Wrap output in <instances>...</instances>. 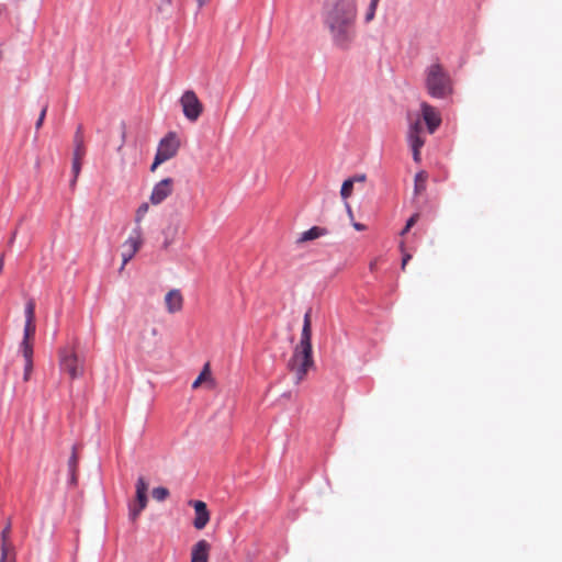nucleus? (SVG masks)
I'll use <instances>...</instances> for the list:
<instances>
[{"label": "nucleus", "instance_id": "7c9ffc66", "mask_svg": "<svg viewBox=\"0 0 562 562\" xmlns=\"http://www.w3.org/2000/svg\"><path fill=\"white\" fill-rule=\"evenodd\" d=\"M147 502H148L147 493H136V499L134 501V503L146 507Z\"/></svg>", "mask_w": 562, "mask_h": 562}, {"label": "nucleus", "instance_id": "c9c22d12", "mask_svg": "<svg viewBox=\"0 0 562 562\" xmlns=\"http://www.w3.org/2000/svg\"><path fill=\"white\" fill-rule=\"evenodd\" d=\"M420 149L422 148H411L412 154H413V159H414L415 162H419L420 161Z\"/></svg>", "mask_w": 562, "mask_h": 562}, {"label": "nucleus", "instance_id": "7ed1b4c3", "mask_svg": "<svg viewBox=\"0 0 562 562\" xmlns=\"http://www.w3.org/2000/svg\"><path fill=\"white\" fill-rule=\"evenodd\" d=\"M312 340L301 339L295 346L288 368L295 375V383H300L306 375L310 368L314 366Z\"/></svg>", "mask_w": 562, "mask_h": 562}, {"label": "nucleus", "instance_id": "a18cd8bd", "mask_svg": "<svg viewBox=\"0 0 562 562\" xmlns=\"http://www.w3.org/2000/svg\"><path fill=\"white\" fill-rule=\"evenodd\" d=\"M408 231H409V228L405 226V227L402 229L401 235H405Z\"/></svg>", "mask_w": 562, "mask_h": 562}, {"label": "nucleus", "instance_id": "b1692460", "mask_svg": "<svg viewBox=\"0 0 562 562\" xmlns=\"http://www.w3.org/2000/svg\"><path fill=\"white\" fill-rule=\"evenodd\" d=\"M81 158L82 157H77V156H74L72 157V166H71V170H72V175H74V178L71 180V186H75L76 181H77V178L80 173V170H81Z\"/></svg>", "mask_w": 562, "mask_h": 562}, {"label": "nucleus", "instance_id": "6e6552de", "mask_svg": "<svg viewBox=\"0 0 562 562\" xmlns=\"http://www.w3.org/2000/svg\"><path fill=\"white\" fill-rule=\"evenodd\" d=\"M173 180L171 178H165L153 188L150 194V202L154 205H158L164 202L172 192Z\"/></svg>", "mask_w": 562, "mask_h": 562}, {"label": "nucleus", "instance_id": "9b49d317", "mask_svg": "<svg viewBox=\"0 0 562 562\" xmlns=\"http://www.w3.org/2000/svg\"><path fill=\"white\" fill-rule=\"evenodd\" d=\"M165 305L169 314L178 313L183 307V296L178 289L168 291L165 295Z\"/></svg>", "mask_w": 562, "mask_h": 562}, {"label": "nucleus", "instance_id": "a878e982", "mask_svg": "<svg viewBox=\"0 0 562 562\" xmlns=\"http://www.w3.org/2000/svg\"><path fill=\"white\" fill-rule=\"evenodd\" d=\"M35 328L33 325V322H30V319H26L25 327H24V336L22 341H29L30 337L33 335Z\"/></svg>", "mask_w": 562, "mask_h": 562}, {"label": "nucleus", "instance_id": "49530a36", "mask_svg": "<svg viewBox=\"0 0 562 562\" xmlns=\"http://www.w3.org/2000/svg\"><path fill=\"white\" fill-rule=\"evenodd\" d=\"M15 235H16V233L14 232V233L12 234V237H10V241H9L10 244H12V243L14 241Z\"/></svg>", "mask_w": 562, "mask_h": 562}, {"label": "nucleus", "instance_id": "473e14b6", "mask_svg": "<svg viewBox=\"0 0 562 562\" xmlns=\"http://www.w3.org/2000/svg\"><path fill=\"white\" fill-rule=\"evenodd\" d=\"M400 248H401V251L403 252L402 269H404L405 266L407 265V262L411 260L412 256L409 254H405L404 252V245H403V243L401 244Z\"/></svg>", "mask_w": 562, "mask_h": 562}, {"label": "nucleus", "instance_id": "2eb2a0df", "mask_svg": "<svg viewBox=\"0 0 562 562\" xmlns=\"http://www.w3.org/2000/svg\"><path fill=\"white\" fill-rule=\"evenodd\" d=\"M325 234V231L318 226H314L303 232L299 238V241H308L316 239Z\"/></svg>", "mask_w": 562, "mask_h": 562}, {"label": "nucleus", "instance_id": "a211bd4d", "mask_svg": "<svg viewBox=\"0 0 562 562\" xmlns=\"http://www.w3.org/2000/svg\"><path fill=\"white\" fill-rule=\"evenodd\" d=\"M301 339L312 340L311 311H307L304 315Z\"/></svg>", "mask_w": 562, "mask_h": 562}, {"label": "nucleus", "instance_id": "bb28decb", "mask_svg": "<svg viewBox=\"0 0 562 562\" xmlns=\"http://www.w3.org/2000/svg\"><path fill=\"white\" fill-rule=\"evenodd\" d=\"M148 209H149V206H148V204H147V203H143V204H140V205L138 206V209H137V211H136V216H135V221H136L137 223H139V222L144 218V216H145V215L147 214V212H148Z\"/></svg>", "mask_w": 562, "mask_h": 562}, {"label": "nucleus", "instance_id": "cd10ccee", "mask_svg": "<svg viewBox=\"0 0 562 562\" xmlns=\"http://www.w3.org/2000/svg\"><path fill=\"white\" fill-rule=\"evenodd\" d=\"M136 493H147L148 484L143 476H139L136 481Z\"/></svg>", "mask_w": 562, "mask_h": 562}, {"label": "nucleus", "instance_id": "aec40b11", "mask_svg": "<svg viewBox=\"0 0 562 562\" xmlns=\"http://www.w3.org/2000/svg\"><path fill=\"white\" fill-rule=\"evenodd\" d=\"M378 4H379V1H376V0H371L370 1L369 5H368V9H367V12H366L364 18H363L364 23L368 24V23H370L374 19Z\"/></svg>", "mask_w": 562, "mask_h": 562}, {"label": "nucleus", "instance_id": "58836bf2", "mask_svg": "<svg viewBox=\"0 0 562 562\" xmlns=\"http://www.w3.org/2000/svg\"><path fill=\"white\" fill-rule=\"evenodd\" d=\"M417 218L418 214H414L413 216H411L406 223V227L411 229V227L416 223Z\"/></svg>", "mask_w": 562, "mask_h": 562}, {"label": "nucleus", "instance_id": "f704fd0d", "mask_svg": "<svg viewBox=\"0 0 562 562\" xmlns=\"http://www.w3.org/2000/svg\"><path fill=\"white\" fill-rule=\"evenodd\" d=\"M26 319H30V322H33V312H34V307H33V304L32 303H29L27 306H26Z\"/></svg>", "mask_w": 562, "mask_h": 562}, {"label": "nucleus", "instance_id": "5701e85b", "mask_svg": "<svg viewBox=\"0 0 562 562\" xmlns=\"http://www.w3.org/2000/svg\"><path fill=\"white\" fill-rule=\"evenodd\" d=\"M20 351L22 352L23 355V358L25 360V362L27 361H33L32 360V357H33V348L31 346V344L29 341H22L21 345H20Z\"/></svg>", "mask_w": 562, "mask_h": 562}, {"label": "nucleus", "instance_id": "e433bc0d", "mask_svg": "<svg viewBox=\"0 0 562 562\" xmlns=\"http://www.w3.org/2000/svg\"><path fill=\"white\" fill-rule=\"evenodd\" d=\"M171 4V0H161L160 4L158 5V10L160 12L166 11V9Z\"/></svg>", "mask_w": 562, "mask_h": 562}, {"label": "nucleus", "instance_id": "a19ab883", "mask_svg": "<svg viewBox=\"0 0 562 562\" xmlns=\"http://www.w3.org/2000/svg\"><path fill=\"white\" fill-rule=\"evenodd\" d=\"M161 164H162V162H156V157H155V158H154V162H153V165H151V167H150V170H151V171H155V170H156V168H157L159 165H161Z\"/></svg>", "mask_w": 562, "mask_h": 562}, {"label": "nucleus", "instance_id": "393cba45", "mask_svg": "<svg viewBox=\"0 0 562 562\" xmlns=\"http://www.w3.org/2000/svg\"><path fill=\"white\" fill-rule=\"evenodd\" d=\"M151 494L156 501L162 502L169 496V491L166 487L159 486L155 487Z\"/></svg>", "mask_w": 562, "mask_h": 562}, {"label": "nucleus", "instance_id": "39448f33", "mask_svg": "<svg viewBox=\"0 0 562 562\" xmlns=\"http://www.w3.org/2000/svg\"><path fill=\"white\" fill-rule=\"evenodd\" d=\"M180 104L184 117L190 122H195L203 111V105L193 90H186L182 93Z\"/></svg>", "mask_w": 562, "mask_h": 562}, {"label": "nucleus", "instance_id": "f3484780", "mask_svg": "<svg viewBox=\"0 0 562 562\" xmlns=\"http://www.w3.org/2000/svg\"><path fill=\"white\" fill-rule=\"evenodd\" d=\"M147 334L150 335L151 338H155L158 335V329L156 327H150L149 330H145L142 336L143 348H154L157 346L156 340H151L147 337Z\"/></svg>", "mask_w": 562, "mask_h": 562}, {"label": "nucleus", "instance_id": "6ab92c4d", "mask_svg": "<svg viewBox=\"0 0 562 562\" xmlns=\"http://www.w3.org/2000/svg\"><path fill=\"white\" fill-rule=\"evenodd\" d=\"M145 509V506L138 505L134 502L128 504V518L131 521H135L140 513Z\"/></svg>", "mask_w": 562, "mask_h": 562}, {"label": "nucleus", "instance_id": "4c0bfd02", "mask_svg": "<svg viewBox=\"0 0 562 562\" xmlns=\"http://www.w3.org/2000/svg\"><path fill=\"white\" fill-rule=\"evenodd\" d=\"M349 180H353V184L356 182H363V181H366V175H363V173L356 175L355 177L349 178Z\"/></svg>", "mask_w": 562, "mask_h": 562}, {"label": "nucleus", "instance_id": "72a5a7b5", "mask_svg": "<svg viewBox=\"0 0 562 562\" xmlns=\"http://www.w3.org/2000/svg\"><path fill=\"white\" fill-rule=\"evenodd\" d=\"M45 115H46V106L41 111V114L35 123V127L36 130L41 128L42 125H43V122H44V119H45Z\"/></svg>", "mask_w": 562, "mask_h": 562}, {"label": "nucleus", "instance_id": "79ce46f5", "mask_svg": "<svg viewBox=\"0 0 562 562\" xmlns=\"http://www.w3.org/2000/svg\"><path fill=\"white\" fill-rule=\"evenodd\" d=\"M345 206L347 209L348 215L350 217H352V211H351V207H350V205H349V203L347 201H345Z\"/></svg>", "mask_w": 562, "mask_h": 562}, {"label": "nucleus", "instance_id": "423d86ee", "mask_svg": "<svg viewBox=\"0 0 562 562\" xmlns=\"http://www.w3.org/2000/svg\"><path fill=\"white\" fill-rule=\"evenodd\" d=\"M179 149V140L175 133H169L160 139L157 153L156 162H165L175 157Z\"/></svg>", "mask_w": 562, "mask_h": 562}, {"label": "nucleus", "instance_id": "4be33fe9", "mask_svg": "<svg viewBox=\"0 0 562 562\" xmlns=\"http://www.w3.org/2000/svg\"><path fill=\"white\" fill-rule=\"evenodd\" d=\"M353 189V180H345L342 182L341 189H340V195L344 201H347V199L351 195Z\"/></svg>", "mask_w": 562, "mask_h": 562}, {"label": "nucleus", "instance_id": "0eeeda50", "mask_svg": "<svg viewBox=\"0 0 562 562\" xmlns=\"http://www.w3.org/2000/svg\"><path fill=\"white\" fill-rule=\"evenodd\" d=\"M140 245L142 234L140 229L137 227L132 232L131 236L123 244L121 270H123L125 265L135 256Z\"/></svg>", "mask_w": 562, "mask_h": 562}, {"label": "nucleus", "instance_id": "ea45409f", "mask_svg": "<svg viewBox=\"0 0 562 562\" xmlns=\"http://www.w3.org/2000/svg\"><path fill=\"white\" fill-rule=\"evenodd\" d=\"M352 226L357 229V231H363L364 229V225L363 224H360V223H352Z\"/></svg>", "mask_w": 562, "mask_h": 562}, {"label": "nucleus", "instance_id": "f257e3e1", "mask_svg": "<svg viewBox=\"0 0 562 562\" xmlns=\"http://www.w3.org/2000/svg\"><path fill=\"white\" fill-rule=\"evenodd\" d=\"M357 0H330L324 11V23L333 44L349 49L356 38Z\"/></svg>", "mask_w": 562, "mask_h": 562}, {"label": "nucleus", "instance_id": "20e7f679", "mask_svg": "<svg viewBox=\"0 0 562 562\" xmlns=\"http://www.w3.org/2000/svg\"><path fill=\"white\" fill-rule=\"evenodd\" d=\"M59 366L71 379L80 378L85 371V360L80 358L74 346H66L59 351Z\"/></svg>", "mask_w": 562, "mask_h": 562}, {"label": "nucleus", "instance_id": "ddd939ff", "mask_svg": "<svg viewBox=\"0 0 562 562\" xmlns=\"http://www.w3.org/2000/svg\"><path fill=\"white\" fill-rule=\"evenodd\" d=\"M210 544L206 540L198 541L191 552V562H207Z\"/></svg>", "mask_w": 562, "mask_h": 562}, {"label": "nucleus", "instance_id": "c756f323", "mask_svg": "<svg viewBox=\"0 0 562 562\" xmlns=\"http://www.w3.org/2000/svg\"><path fill=\"white\" fill-rule=\"evenodd\" d=\"M11 525L8 524L4 529L1 531V546H9V533H10Z\"/></svg>", "mask_w": 562, "mask_h": 562}, {"label": "nucleus", "instance_id": "f03ea898", "mask_svg": "<svg viewBox=\"0 0 562 562\" xmlns=\"http://www.w3.org/2000/svg\"><path fill=\"white\" fill-rule=\"evenodd\" d=\"M425 85L428 93L436 99H443L453 91L450 75L438 63H434L426 68Z\"/></svg>", "mask_w": 562, "mask_h": 562}, {"label": "nucleus", "instance_id": "412c9836", "mask_svg": "<svg viewBox=\"0 0 562 562\" xmlns=\"http://www.w3.org/2000/svg\"><path fill=\"white\" fill-rule=\"evenodd\" d=\"M427 175L424 171H419L415 175V193H419L425 189V181H426Z\"/></svg>", "mask_w": 562, "mask_h": 562}, {"label": "nucleus", "instance_id": "1a4fd4ad", "mask_svg": "<svg viewBox=\"0 0 562 562\" xmlns=\"http://www.w3.org/2000/svg\"><path fill=\"white\" fill-rule=\"evenodd\" d=\"M189 505L194 508L195 517L193 520V526L195 529H203L210 521V512L207 506L202 501H190Z\"/></svg>", "mask_w": 562, "mask_h": 562}, {"label": "nucleus", "instance_id": "2f4dec72", "mask_svg": "<svg viewBox=\"0 0 562 562\" xmlns=\"http://www.w3.org/2000/svg\"><path fill=\"white\" fill-rule=\"evenodd\" d=\"M33 370V361H27L24 363V380L27 381L30 378V374Z\"/></svg>", "mask_w": 562, "mask_h": 562}, {"label": "nucleus", "instance_id": "37998d69", "mask_svg": "<svg viewBox=\"0 0 562 562\" xmlns=\"http://www.w3.org/2000/svg\"><path fill=\"white\" fill-rule=\"evenodd\" d=\"M199 8H202L209 0H195Z\"/></svg>", "mask_w": 562, "mask_h": 562}, {"label": "nucleus", "instance_id": "de8ad7c7", "mask_svg": "<svg viewBox=\"0 0 562 562\" xmlns=\"http://www.w3.org/2000/svg\"><path fill=\"white\" fill-rule=\"evenodd\" d=\"M375 268V262H371L370 269L373 270Z\"/></svg>", "mask_w": 562, "mask_h": 562}, {"label": "nucleus", "instance_id": "f8f14e48", "mask_svg": "<svg viewBox=\"0 0 562 562\" xmlns=\"http://www.w3.org/2000/svg\"><path fill=\"white\" fill-rule=\"evenodd\" d=\"M407 142L411 148H422L425 144L423 124L419 120L412 123L407 132Z\"/></svg>", "mask_w": 562, "mask_h": 562}, {"label": "nucleus", "instance_id": "c03bdc74", "mask_svg": "<svg viewBox=\"0 0 562 562\" xmlns=\"http://www.w3.org/2000/svg\"><path fill=\"white\" fill-rule=\"evenodd\" d=\"M171 243H172V239H169L168 237H166V239L164 241V247L167 248Z\"/></svg>", "mask_w": 562, "mask_h": 562}, {"label": "nucleus", "instance_id": "9d476101", "mask_svg": "<svg viewBox=\"0 0 562 562\" xmlns=\"http://www.w3.org/2000/svg\"><path fill=\"white\" fill-rule=\"evenodd\" d=\"M423 119L427 125L428 132L432 134L441 123V119L436 109L427 103H422Z\"/></svg>", "mask_w": 562, "mask_h": 562}, {"label": "nucleus", "instance_id": "dca6fc26", "mask_svg": "<svg viewBox=\"0 0 562 562\" xmlns=\"http://www.w3.org/2000/svg\"><path fill=\"white\" fill-rule=\"evenodd\" d=\"M77 464H78V457H77L76 450L74 448L72 453L68 460L69 483L72 485L77 483V477H76Z\"/></svg>", "mask_w": 562, "mask_h": 562}, {"label": "nucleus", "instance_id": "4468645a", "mask_svg": "<svg viewBox=\"0 0 562 562\" xmlns=\"http://www.w3.org/2000/svg\"><path fill=\"white\" fill-rule=\"evenodd\" d=\"M75 148H74V156L77 157H83L86 154L85 143L81 135V126L77 128V132L75 134L74 138Z\"/></svg>", "mask_w": 562, "mask_h": 562}, {"label": "nucleus", "instance_id": "c85d7f7f", "mask_svg": "<svg viewBox=\"0 0 562 562\" xmlns=\"http://www.w3.org/2000/svg\"><path fill=\"white\" fill-rule=\"evenodd\" d=\"M209 373V366L206 364L203 369V371L199 374V376L195 379V381L192 383V387L196 389L201 382L205 379L206 374Z\"/></svg>", "mask_w": 562, "mask_h": 562}]
</instances>
